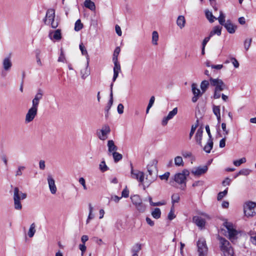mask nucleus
<instances>
[{"label":"nucleus","mask_w":256,"mask_h":256,"mask_svg":"<svg viewBox=\"0 0 256 256\" xmlns=\"http://www.w3.org/2000/svg\"><path fill=\"white\" fill-rule=\"evenodd\" d=\"M27 194L20 191L18 188L15 187L14 189V205L16 210H20L22 209V204L20 200L26 198Z\"/></svg>","instance_id":"obj_1"},{"label":"nucleus","mask_w":256,"mask_h":256,"mask_svg":"<svg viewBox=\"0 0 256 256\" xmlns=\"http://www.w3.org/2000/svg\"><path fill=\"white\" fill-rule=\"evenodd\" d=\"M157 160L154 159L151 160L147 166L148 172L149 176H150V178H148V176H147L146 178V180H148L147 183L148 184L154 182L157 177Z\"/></svg>","instance_id":"obj_2"},{"label":"nucleus","mask_w":256,"mask_h":256,"mask_svg":"<svg viewBox=\"0 0 256 256\" xmlns=\"http://www.w3.org/2000/svg\"><path fill=\"white\" fill-rule=\"evenodd\" d=\"M220 247L224 256H233L234 250L230 242L224 238L218 236Z\"/></svg>","instance_id":"obj_3"},{"label":"nucleus","mask_w":256,"mask_h":256,"mask_svg":"<svg viewBox=\"0 0 256 256\" xmlns=\"http://www.w3.org/2000/svg\"><path fill=\"white\" fill-rule=\"evenodd\" d=\"M55 12L53 9H49L47 10L46 16L44 19L46 24L51 25L52 28H56L58 26V23L54 21Z\"/></svg>","instance_id":"obj_4"},{"label":"nucleus","mask_w":256,"mask_h":256,"mask_svg":"<svg viewBox=\"0 0 256 256\" xmlns=\"http://www.w3.org/2000/svg\"><path fill=\"white\" fill-rule=\"evenodd\" d=\"M244 212L247 217L252 216L256 214V203L252 202H246L243 206Z\"/></svg>","instance_id":"obj_5"},{"label":"nucleus","mask_w":256,"mask_h":256,"mask_svg":"<svg viewBox=\"0 0 256 256\" xmlns=\"http://www.w3.org/2000/svg\"><path fill=\"white\" fill-rule=\"evenodd\" d=\"M224 226L228 230L229 239L233 242L237 238L238 231L234 228L233 224L230 222H226L224 223Z\"/></svg>","instance_id":"obj_6"},{"label":"nucleus","mask_w":256,"mask_h":256,"mask_svg":"<svg viewBox=\"0 0 256 256\" xmlns=\"http://www.w3.org/2000/svg\"><path fill=\"white\" fill-rule=\"evenodd\" d=\"M210 85L215 87L214 90L222 91L226 88V84L220 79L210 78Z\"/></svg>","instance_id":"obj_7"},{"label":"nucleus","mask_w":256,"mask_h":256,"mask_svg":"<svg viewBox=\"0 0 256 256\" xmlns=\"http://www.w3.org/2000/svg\"><path fill=\"white\" fill-rule=\"evenodd\" d=\"M199 256H206L208 248L206 244V240L204 238L198 240L197 244Z\"/></svg>","instance_id":"obj_8"},{"label":"nucleus","mask_w":256,"mask_h":256,"mask_svg":"<svg viewBox=\"0 0 256 256\" xmlns=\"http://www.w3.org/2000/svg\"><path fill=\"white\" fill-rule=\"evenodd\" d=\"M130 174L132 178L138 180L142 184L144 183V173L138 170H134L132 164Z\"/></svg>","instance_id":"obj_9"},{"label":"nucleus","mask_w":256,"mask_h":256,"mask_svg":"<svg viewBox=\"0 0 256 256\" xmlns=\"http://www.w3.org/2000/svg\"><path fill=\"white\" fill-rule=\"evenodd\" d=\"M190 174V172L187 170H184L180 173H178L174 176V180L178 184H182L185 183L186 176Z\"/></svg>","instance_id":"obj_10"},{"label":"nucleus","mask_w":256,"mask_h":256,"mask_svg":"<svg viewBox=\"0 0 256 256\" xmlns=\"http://www.w3.org/2000/svg\"><path fill=\"white\" fill-rule=\"evenodd\" d=\"M110 132V127L108 125H104L97 134L98 138L102 140H104L108 138V135Z\"/></svg>","instance_id":"obj_11"},{"label":"nucleus","mask_w":256,"mask_h":256,"mask_svg":"<svg viewBox=\"0 0 256 256\" xmlns=\"http://www.w3.org/2000/svg\"><path fill=\"white\" fill-rule=\"evenodd\" d=\"M89 58H87V62L84 64L80 66V76L82 80H85L90 74V70L88 68Z\"/></svg>","instance_id":"obj_12"},{"label":"nucleus","mask_w":256,"mask_h":256,"mask_svg":"<svg viewBox=\"0 0 256 256\" xmlns=\"http://www.w3.org/2000/svg\"><path fill=\"white\" fill-rule=\"evenodd\" d=\"M208 168L206 166H200L194 168L192 170L191 172L194 176H200L205 174L208 171Z\"/></svg>","instance_id":"obj_13"},{"label":"nucleus","mask_w":256,"mask_h":256,"mask_svg":"<svg viewBox=\"0 0 256 256\" xmlns=\"http://www.w3.org/2000/svg\"><path fill=\"white\" fill-rule=\"evenodd\" d=\"M38 113V110L34 108H30L26 113L25 118V122L29 123L32 122Z\"/></svg>","instance_id":"obj_14"},{"label":"nucleus","mask_w":256,"mask_h":256,"mask_svg":"<svg viewBox=\"0 0 256 256\" xmlns=\"http://www.w3.org/2000/svg\"><path fill=\"white\" fill-rule=\"evenodd\" d=\"M48 188L52 194H54L57 191V188L55 184V180L52 176L49 174L47 178Z\"/></svg>","instance_id":"obj_15"},{"label":"nucleus","mask_w":256,"mask_h":256,"mask_svg":"<svg viewBox=\"0 0 256 256\" xmlns=\"http://www.w3.org/2000/svg\"><path fill=\"white\" fill-rule=\"evenodd\" d=\"M49 38L52 40L59 41L62 38V33L60 29L50 30L48 34Z\"/></svg>","instance_id":"obj_16"},{"label":"nucleus","mask_w":256,"mask_h":256,"mask_svg":"<svg viewBox=\"0 0 256 256\" xmlns=\"http://www.w3.org/2000/svg\"><path fill=\"white\" fill-rule=\"evenodd\" d=\"M178 113V108H174L172 110L169 112L168 115L163 118L162 124L165 126L167 124L169 120L172 119L174 116H175Z\"/></svg>","instance_id":"obj_17"},{"label":"nucleus","mask_w":256,"mask_h":256,"mask_svg":"<svg viewBox=\"0 0 256 256\" xmlns=\"http://www.w3.org/2000/svg\"><path fill=\"white\" fill-rule=\"evenodd\" d=\"M2 65L3 69L6 72L10 71L12 67V62L11 60L10 56H6L5 57L2 62Z\"/></svg>","instance_id":"obj_18"},{"label":"nucleus","mask_w":256,"mask_h":256,"mask_svg":"<svg viewBox=\"0 0 256 256\" xmlns=\"http://www.w3.org/2000/svg\"><path fill=\"white\" fill-rule=\"evenodd\" d=\"M192 89L194 94V96L192 98V100L193 102H196L202 93H201L200 90L197 88V85L196 84H192Z\"/></svg>","instance_id":"obj_19"},{"label":"nucleus","mask_w":256,"mask_h":256,"mask_svg":"<svg viewBox=\"0 0 256 256\" xmlns=\"http://www.w3.org/2000/svg\"><path fill=\"white\" fill-rule=\"evenodd\" d=\"M224 26L228 32L232 34H234L237 28V26L232 24L230 20H226Z\"/></svg>","instance_id":"obj_20"},{"label":"nucleus","mask_w":256,"mask_h":256,"mask_svg":"<svg viewBox=\"0 0 256 256\" xmlns=\"http://www.w3.org/2000/svg\"><path fill=\"white\" fill-rule=\"evenodd\" d=\"M193 222L196 224L200 228H203L206 224V221L203 218L198 216H195L193 218Z\"/></svg>","instance_id":"obj_21"},{"label":"nucleus","mask_w":256,"mask_h":256,"mask_svg":"<svg viewBox=\"0 0 256 256\" xmlns=\"http://www.w3.org/2000/svg\"><path fill=\"white\" fill-rule=\"evenodd\" d=\"M186 20L183 16H179L176 20V24L180 29H182L186 26Z\"/></svg>","instance_id":"obj_22"},{"label":"nucleus","mask_w":256,"mask_h":256,"mask_svg":"<svg viewBox=\"0 0 256 256\" xmlns=\"http://www.w3.org/2000/svg\"><path fill=\"white\" fill-rule=\"evenodd\" d=\"M202 133H203V128L201 127L197 130L196 134V136H195L196 140L197 143L200 146H202Z\"/></svg>","instance_id":"obj_23"},{"label":"nucleus","mask_w":256,"mask_h":256,"mask_svg":"<svg viewBox=\"0 0 256 256\" xmlns=\"http://www.w3.org/2000/svg\"><path fill=\"white\" fill-rule=\"evenodd\" d=\"M113 85H114V84H111L110 86V99L109 102H108L106 106V110L107 112L110 110V108L113 104V94H112Z\"/></svg>","instance_id":"obj_24"},{"label":"nucleus","mask_w":256,"mask_h":256,"mask_svg":"<svg viewBox=\"0 0 256 256\" xmlns=\"http://www.w3.org/2000/svg\"><path fill=\"white\" fill-rule=\"evenodd\" d=\"M108 151L109 152H113L117 150L118 147L114 144L112 140H109L108 142Z\"/></svg>","instance_id":"obj_25"},{"label":"nucleus","mask_w":256,"mask_h":256,"mask_svg":"<svg viewBox=\"0 0 256 256\" xmlns=\"http://www.w3.org/2000/svg\"><path fill=\"white\" fill-rule=\"evenodd\" d=\"M222 27L219 26H215L213 28L210 34V36H212L214 34L220 36L221 34Z\"/></svg>","instance_id":"obj_26"},{"label":"nucleus","mask_w":256,"mask_h":256,"mask_svg":"<svg viewBox=\"0 0 256 256\" xmlns=\"http://www.w3.org/2000/svg\"><path fill=\"white\" fill-rule=\"evenodd\" d=\"M213 141L212 139H208L206 144L204 146V150L206 153H210L212 148L213 147Z\"/></svg>","instance_id":"obj_27"},{"label":"nucleus","mask_w":256,"mask_h":256,"mask_svg":"<svg viewBox=\"0 0 256 256\" xmlns=\"http://www.w3.org/2000/svg\"><path fill=\"white\" fill-rule=\"evenodd\" d=\"M84 6L86 8L90 9L92 11H94L96 10L95 4L90 0H85L84 2Z\"/></svg>","instance_id":"obj_28"},{"label":"nucleus","mask_w":256,"mask_h":256,"mask_svg":"<svg viewBox=\"0 0 256 256\" xmlns=\"http://www.w3.org/2000/svg\"><path fill=\"white\" fill-rule=\"evenodd\" d=\"M212 111L216 116L218 122H220V106L214 105L212 106Z\"/></svg>","instance_id":"obj_29"},{"label":"nucleus","mask_w":256,"mask_h":256,"mask_svg":"<svg viewBox=\"0 0 256 256\" xmlns=\"http://www.w3.org/2000/svg\"><path fill=\"white\" fill-rule=\"evenodd\" d=\"M130 199L132 203L135 206L142 202V200L138 194L131 196Z\"/></svg>","instance_id":"obj_30"},{"label":"nucleus","mask_w":256,"mask_h":256,"mask_svg":"<svg viewBox=\"0 0 256 256\" xmlns=\"http://www.w3.org/2000/svg\"><path fill=\"white\" fill-rule=\"evenodd\" d=\"M174 164L177 166H183L184 162L183 159L180 156H176L174 158Z\"/></svg>","instance_id":"obj_31"},{"label":"nucleus","mask_w":256,"mask_h":256,"mask_svg":"<svg viewBox=\"0 0 256 256\" xmlns=\"http://www.w3.org/2000/svg\"><path fill=\"white\" fill-rule=\"evenodd\" d=\"M120 47H116L114 52L112 56V62H118V56L120 52Z\"/></svg>","instance_id":"obj_32"},{"label":"nucleus","mask_w":256,"mask_h":256,"mask_svg":"<svg viewBox=\"0 0 256 256\" xmlns=\"http://www.w3.org/2000/svg\"><path fill=\"white\" fill-rule=\"evenodd\" d=\"M36 224L34 223H32L30 226V228L28 231V234L30 238H32L34 236L36 232Z\"/></svg>","instance_id":"obj_33"},{"label":"nucleus","mask_w":256,"mask_h":256,"mask_svg":"<svg viewBox=\"0 0 256 256\" xmlns=\"http://www.w3.org/2000/svg\"><path fill=\"white\" fill-rule=\"evenodd\" d=\"M206 16V18L210 22H212L214 21L216 18L212 15V12H210L208 10H206L205 11Z\"/></svg>","instance_id":"obj_34"},{"label":"nucleus","mask_w":256,"mask_h":256,"mask_svg":"<svg viewBox=\"0 0 256 256\" xmlns=\"http://www.w3.org/2000/svg\"><path fill=\"white\" fill-rule=\"evenodd\" d=\"M158 32L156 31H154L152 33V44L154 45L158 44Z\"/></svg>","instance_id":"obj_35"},{"label":"nucleus","mask_w":256,"mask_h":256,"mask_svg":"<svg viewBox=\"0 0 256 256\" xmlns=\"http://www.w3.org/2000/svg\"><path fill=\"white\" fill-rule=\"evenodd\" d=\"M152 216L156 219L159 218L160 217L161 212L159 208H156L152 212Z\"/></svg>","instance_id":"obj_36"},{"label":"nucleus","mask_w":256,"mask_h":256,"mask_svg":"<svg viewBox=\"0 0 256 256\" xmlns=\"http://www.w3.org/2000/svg\"><path fill=\"white\" fill-rule=\"evenodd\" d=\"M43 95V90L41 89H38L34 98L40 102V100L42 98Z\"/></svg>","instance_id":"obj_37"},{"label":"nucleus","mask_w":256,"mask_h":256,"mask_svg":"<svg viewBox=\"0 0 256 256\" xmlns=\"http://www.w3.org/2000/svg\"><path fill=\"white\" fill-rule=\"evenodd\" d=\"M26 167L24 166H18L17 170L15 172V176H19L22 174V171L24 170Z\"/></svg>","instance_id":"obj_38"},{"label":"nucleus","mask_w":256,"mask_h":256,"mask_svg":"<svg viewBox=\"0 0 256 256\" xmlns=\"http://www.w3.org/2000/svg\"><path fill=\"white\" fill-rule=\"evenodd\" d=\"M210 83L208 81L204 80H203L200 84V88L202 90V93H204L206 92L207 88H208V86H209Z\"/></svg>","instance_id":"obj_39"},{"label":"nucleus","mask_w":256,"mask_h":256,"mask_svg":"<svg viewBox=\"0 0 256 256\" xmlns=\"http://www.w3.org/2000/svg\"><path fill=\"white\" fill-rule=\"evenodd\" d=\"M142 249V244L140 243L136 244L133 246L132 252V253L138 254Z\"/></svg>","instance_id":"obj_40"},{"label":"nucleus","mask_w":256,"mask_h":256,"mask_svg":"<svg viewBox=\"0 0 256 256\" xmlns=\"http://www.w3.org/2000/svg\"><path fill=\"white\" fill-rule=\"evenodd\" d=\"M83 24L81 22L80 20H78L74 24V30L76 32H78L82 30L83 28Z\"/></svg>","instance_id":"obj_41"},{"label":"nucleus","mask_w":256,"mask_h":256,"mask_svg":"<svg viewBox=\"0 0 256 256\" xmlns=\"http://www.w3.org/2000/svg\"><path fill=\"white\" fill-rule=\"evenodd\" d=\"M136 209L140 212H144L146 210V206L142 202L138 204L136 206Z\"/></svg>","instance_id":"obj_42"},{"label":"nucleus","mask_w":256,"mask_h":256,"mask_svg":"<svg viewBox=\"0 0 256 256\" xmlns=\"http://www.w3.org/2000/svg\"><path fill=\"white\" fill-rule=\"evenodd\" d=\"M112 156L114 159V160L116 162L120 161V160L122 159V156L121 154L114 152H112Z\"/></svg>","instance_id":"obj_43"},{"label":"nucleus","mask_w":256,"mask_h":256,"mask_svg":"<svg viewBox=\"0 0 256 256\" xmlns=\"http://www.w3.org/2000/svg\"><path fill=\"white\" fill-rule=\"evenodd\" d=\"M246 162V158H242L240 160L234 161L233 164L235 166H239L242 164L245 163Z\"/></svg>","instance_id":"obj_44"},{"label":"nucleus","mask_w":256,"mask_h":256,"mask_svg":"<svg viewBox=\"0 0 256 256\" xmlns=\"http://www.w3.org/2000/svg\"><path fill=\"white\" fill-rule=\"evenodd\" d=\"M218 20L221 25L224 26L226 22L225 16L222 11L220 12V14L219 17L218 18Z\"/></svg>","instance_id":"obj_45"},{"label":"nucleus","mask_w":256,"mask_h":256,"mask_svg":"<svg viewBox=\"0 0 256 256\" xmlns=\"http://www.w3.org/2000/svg\"><path fill=\"white\" fill-rule=\"evenodd\" d=\"M228 188H226L224 190L223 192H220L217 196V200H220L222 199L223 198H224L228 194Z\"/></svg>","instance_id":"obj_46"},{"label":"nucleus","mask_w":256,"mask_h":256,"mask_svg":"<svg viewBox=\"0 0 256 256\" xmlns=\"http://www.w3.org/2000/svg\"><path fill=\"white\" fill-rule=\"evenodd\" d=\"M252 39L250 38H246L244 42V49L247 51L249 49L250 46L252 43Z\"/></svg>","instance_id":"obj_47"},{"label":"nucleus","mask_w":256,"mask_h":256,"mask_svg":"<svg viewBox=\"0 0 256 256\" xmlns=\"http://www.w3.org/2000/svg\"><path fill=\"white\" fill-rule=\"evenodd\" d=\"M80 51L82 52V54L83 55H84V56H86V58H89L88 55V53L87 52V50L86 49V48L83 45L82 43H81L80 44Z\"/></svg>","instance_id":"obj_48"},{"label":"nucleus","mask_w":256,"mask_h":256,"mask_svg":"<svg viewBox=\"0 0 256 256\" xmlns=\"http://www.w3.org/2000/svg\"><path fill=\"white\" fill-rule=\"evenodd\" d=\"M100 169L102 172H106L108 170V168L106 166L104 160L102 161L100 164Z\"/></svg>","instance_id":"obj_49"},{"label":"nucleus","mask_w":256,"mask_h":256,"mask_svg":"<svg viewBox=\"0 0 256 256\" xmlns=\"http://www.w3.org/2000/svg\"><path fill=\"white\" fill-rule=\"evenodd\" d=\"M114 72H116L120 73L121 71V67L119 62H114Z\"/></svg>","instance_id":"obj_50"},{"label":"nucleus","mask_w":256,"mask_h":256,"mask_svg":"<svg viewBox=\"0 0 256 256\" xmlns=\"http://www.w3.org/2000/svg\"><path fill=\"white\" fill-rule=\"evenodd\" d=\"M250 172L251 170H250L248 168H244L239 171L238 174L248 176L250 174Z\"/></svg>","instance_id":"obj_51"},{"label":"nucleus","mask_w":256,"mask_h":256,"mask_svg":"<svg viewBox=\"0 0 256 256\" xmlns=\"http://www.w3.org/2000/svg\"><path fill=\"white\" fill-rule=\"evenodd\" d=\"M180 200V196L178 194H174L172 196V201L174 204L176 202H178Z\"/></svg>","instance_id":"obj_52"},{"label":"nucleus","mask_w":256,"mask_h":256,"mask_svg":"<svg viewBox=\"0 0 256 256\" xmlns=\"http://www.w3.org/2000/svg\"><path fill=\"white\" fill-rule=\"evenodd\" d=\"M168 220H173L175 217H176V216L174 214V206H172V207L171 208V210L168 214Z\"/></svg>","instance_id":"obj_53"},{"label":"nucleus","mask_w":256,"mask_h":256,"mask_svg":"<svg viewBox=\"0 0 256 256\" xmlns=\"http://www.w3.org/2000/svg\"><path fill=\"white\" fill-rule=\"evenodd\" d=\"M88 208H89V214H88V220H92V219L94 218V216L92 214V211H93L94 208L91 204H89Z\"/></svg>","instance_id":"obj_54"},{"label":"nucleus","mask_w":256,"mask_h":256,"mask_svg":"<svg viewBox=\"0 0 256 256\" xmlns=\"http://www.w3.org/2000/svg\"><path fill=\"white\" fill-rule=\"evenodd\" d=\"M181 154L183 157H184V158H190L192 156V152L188 151L182 150Z\"/></svg>","instance_id":"obj_55"},{"label":"nucleus","mask_w":256,"mask_h":256,"mask_svg":"<svg viewBox=\"0 0 256 256\" xmlns=\"http://www.w3.org/2000/svg\"><path fill=\"white\" fill-rule=\"evenodd\" d=\"M40 102L38 100H36L34 98L32 100V106L31 108H34L36 110H38V106L39 105Z\"/></svg>","instance_id":"obj_56"},{"label":"nucleus","mask_w":256,"mask_h":256,"mask_svg":"<svg viewBox=\"0 0 256 256\" xmlns=\"http://www.w3.org/2000/svg\"><path fill=\"white\" fill-rule=\"evenodd\" d=\"M230 60H231L232 64H233V65H234V68H238L239 67V66H240L239 62L236 60V58H230Z\"/></svg>","instance_id":"obj_57"},{"label":"nucleus","mask_w":256,"mask_h":256,"mask_svg":"<svg viewBox=\"0 0 256 256\" xmlns=\"http://www.w3.org/2000/svg\"><path fill=\"white\" fill-rule=\"evenodd\" d=\"M170 173L169 172H166L164 174L160 176V178L162 180H167L170 176Z\"/></svg>","instance_id":"obj_58"},{"label":"nucleus","mask_w":256,"mask_h":256,"mask_svg":"<svg viewBox=\"0 0 256 256\" xmlns=\"http://www.w3.org/2000/svg\"><path fill=\"white\" fill-rule=\"evenodd\" d=\"M197 127H198V124H196V125H192V126L191 128V130H190V136H189V137H190V139L192 138V136L193 134H194V132H195L196 128H197Z\"/></svg>","instance_id":"obj_59"},{"label":"nucleus","mask_w":256,"mask_h":256,"mask_svg":"<svg viewBox=\"0 0 256 256\" xmlns=\"http://www.w3.org/2000/svg\"><path fill=\"white\" fill-rule=\"evenodd\" d=\"M78 182L82 186L84 189V190H86L87 187L86 184L85 180L83 178H80Z\"/></svg>","instance_id":"obj_60"},{"label":"nucleus","mask_w":256,"mask_h":256,"mask_svg":"<svg viewBox=\"0 0 256 256\" xmlns=\"http://www.w3.org/2000/svg\"><path fill=\"white\" fill-rule=\"evenodd\" d=\"M124 106L122 104H120L118 106V112L119 114H122L124 112Z\"/></svg>","instance_id":"obj_61"},{"label":"nucleus","mask_w":256,"mask_h":256,"mask_svg":"<svg viewBox=\"0 0 256 256\" xmlns=\"http://www.w3.org/2000/svg\"><path fill=\"white\" fill-rule=\"evenodd\" d=\"M231 180L228 178H226L222 182L223 186H229L231 183Z\"/></svg>","instance_id":"obj_62"},{"label":"nucleus","mask_w":256,"mask_h":256,"mask_svg":"<svg viewBox=\"0 0 256 256\" xmlns=\"http://www.w3.org/2000/svg\"><path fill=\"white\" fill-rule=\"evenodd\" d=\"M39 168L41 170H44L46 168L45 162L44 160H40L39 162Z\"/></svg>","instance_id":"obj_63"},{"label":"nucleus","mask_w":256,"mask_h":256,"mask_svg":"<svg viewBox=\"0 0 256 256\" xmlns=\"http://www.w3.org/2000/svg\"><path fill=\"white\" fill-rule=\"evenodd\" d=\"M122 197L128 198L129 195L128 190L126 188H124L122 192Z\"/></svg>","instance_id":"obj_64"}]
</instances>
